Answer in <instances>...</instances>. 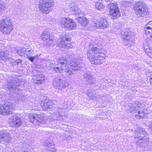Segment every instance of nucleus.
Wrapping results in <instances>:
<instances>
[{
    "instance_id": "nucleus-19",
    "label": "nucleus",
    "mask_w": 152,
    "mask_h": 152,
    "mask_svg": "<svg viewBox=\"0 0 152 152\" xmlns=\"http://www.w3.org/2000/svg\"><path fill=\"white\" fill-rule=\"evenodd\" d=\"M110 14L112 18L113 19H116L119 17L121 15V13L119 9L110 11Z\"/></svg>"
},
{
    "instance_id": "nucleus-26",
    "label": "nucleus",
    "mask_w": 152,
    "mask_h": 152,
    "mask_svg": "<svg viewBox=\"0 0 152 152\" xmlns=\"http://www.w3.org/2000/svg\"><path fill=\"white\" fill-rule=\"evenodd\" d=\"M64 66H62L60 65H58V64L55 65L54 69L57 73H62V71L64 70Z\"/></svg>"
},
{
    "instance_id": "nucleus-42",
    "label": "nucleus",
    "mask_w": 152,
    "mask_h": 152,
    "mask_svg": "<svg viewBox=\"0 0 152 152\" xmlns=\"http://www.w3.org/2000/svg\"><path fill=\"white\" fill-rule=\"evenodd\" d=\"M53 104H52V105H50V106H49V107H48L46 108V109H50L51 111L53 110L52 109V108H53Z\"/></svg>"
},
{
    "instance_id": "nucleus-9",
    "label": "nucleus",
    "mask_w": 152,
    "mask_h": 152,
    "mask_svg": "<svg viewBox=\"0 0 152 152\" xmlns=\"http://www.w3.org/2000/svg\"><path fill=\"white\" fill-rule=\"evenodd\" d=\"M14 106L12 103H6L3 105L0 106V114L3 115H6L12 113Z\"/></svg>"
},
{
    "instance_id": "nucleus-3",
    "label": "nucleus",
    "mask_w": 152,
    "mask_h": 152,
    "mask_svg": "<svg viewBox=\"0 0 152 152\" xmlns=\"http://www.w3.org/2000/svg\"><path fill=\"white\" fill-rule=\"evenodd\" d=\"M134 10L135 14L140 17H146L149 14L146 5L141 1L135 4Z\"/></svg>"
},
{
    "instance_id": "nucleus-20",
    "label": "nucleus",
    "mask_w": 152,
    "mask_h": 152,
    "mask_svg": "<svg viewBox=\"0 0 152 152\" xmlns=\"http://www.w3.org/2000/svg\"><path fill=\"white\" fill-rule=\"evenodd\" d=\"M63 35L60 38L58 39L57 43L59 47L65 48L66 44L64 37L66 36L65 34Z\"/></svg>"
},
{
    "instance_id": "nucleus-8",
    "label": "nucleus",
    "mask_w": 152,
    "mask_h": 152,
    "mask_svg": "<svg viewBox=\"0 0 152 152\" xmlns=\"http://www.w3.org/2000/svg\"><path fill=\"white\" fill-rule=\"evenodd\" d=\"M135 118L137 119L144 118L147 115L148 113L147 110L142 107V105L139 104L135 107L134 113Z\"/></svg>"
},
{
    "instance_id": "nucleus-32",
    "label": "nucleus",
    "mask_w": 152,
    "mask_h": 152,
    "mask_svg": "<svg viewBox=\"0 0 152 152\" xmlns=\"http://www.w3.org/2000/svg\"><path fill=\"white\" fill-rule=\"evenodd\" d=\"M24 100V97L23 96L21 95H19L17 96L16 98L15 99V101L16 102L18 103L21 100L23 101Z\"/></svg>"
},
{
    "instance_id": "nucleus-24",
    "label": "nucleus",
    "mask_w": 152,
    "mask_h": 152,
    "mask_svg": "<svg viewBox=\"0 0 152 152\" xmlns=\"http://www.w3.org/2000/svg\"><path fill=\"white\" fill-rule=\"evenodd\" d=\"M0 58L3 61H5L8 59L9 55L6 51H2L0 54Z\"/></svg>"
},
{
    "instance_id": "nucleus-34",
    "label": "nucleus",
    "mask_w": 152,
    "mask_h": 152,
    "mask_svg": "<svg viewBox=\"0 0 152 152\" xmlns=\"http://www.w3.org/2000/svg\"><path fill=\"white\" fill-rule=\"evenodd\" d=\"M6 5L5 4H0V13H3L6 9Z\"/></svg>"
},
{
    "instance_id": "nucleus-31",
    "label": "nucleus",
    "mask_w": 152,
    "mask_h": 152,
    "mask_svg": "<svg viewBox=\"0 0 152 152\" xmlns=\"http://www.w3.org/2000/svg\"><path fill=\"white\" fill-rule=\"evenodd\" d=\"M57 112L56 113V115H58L59 117L62 118L63 117V110L62 109L58 108L57 109Z\"/></svg>"
},
{
    "instance_id": "nucleus-15",
    "label": "nucleus",
    "mask_w": 152,
    "mask_h": 152,
    "mask_svg": "<svg viewBox=\"0 0 152 152\" xmlns=\"http://www.w3.org/2000/svg\"><path fill=\"white\" fill-rule=\"evenodd\" d=\"M83 77L87 80V82L88 84H92L95 83L96 81V79L94 76L89 72H86L83 75Z\"/></svg>"
},
{
    "instance_id": "nucleus-40",
    "label": "nucleus",
    "mask_w": 152,
    "mask_h": 152,
    "mask_svg": "<svg viewBox=\"0 0 152 152\" xmlns=\"http://www.w3.org/2000/svg\"><path fill=\"white\" fill-rule=\"evenodd\" d=\"M22 62V60L20 59H17L16 60H14V63H15V64H19Z\"/></svg>"
},
{
    "instance_id": "nucleus-38",
    "label": "nucleus",
    "mask_w": 152,
    "mask_h": 152,
    "mask_svg": "<svg viewBox=\"0 0 152 152\" xmlns=\"http://www.w3.org/2000/svg\"><path fill=\"white\" fill-rule=\"evenodd\" d=\"M44 145L45 146L49 147L51 146V145L50 141H48V140L45 141Z\"/></svg>"
},
{
    "instance_id": "nucleus-23",
    "label": "nucleus",
    "mask_w": 152,
    "mask_h": 152,
    "mask_svg": "<svg viewBox=\"0 0 152 152\" xmlns=\"http://www.w3.org/2000/svg\"><path fill=\"white\" fill-rule=\"evenodd\" d=\"M58 65L65 67L67 65V61L65 57H61L57 61Z\"/></svg>"
},
{
    "instance_id": "nucleus-30",
    "label": "nucleus",
    "mask_w": 152,
    "mask_h": 152,
    "mask_svg": "<svg viewBox=\"0 0 152 152\" xmlns=\"http://www.w3.org/2000/svg\"><path fill=\"white\" fill-rule=\"evenodd\" d=\"M26 51L25 48H23L18 50L17 51V53L20 56H22L24 54L26 53Z\"/></svg>"
},
{
    "instance_id": "nucleus-12",
    "label": "nucleus",
    "mask_w": 152,
    "mask_h": 152,
    "mask_svg": "<svg viewBox=\"0 0 152 152\" xmlns=\"http://www.w3.org/2000/svg\"><path fill=\"white\" fill-rule=\"evenodd\" d=\"M8 122L10 126L16 127L20 126L22 121L19 118L14 115L9 117Z\"/></svg>"
},
{
    "instance_id": "nucleus-46",
    "label": "nucleus",
    "mask_w": 152,
    "mask_h": 152,
    "mask_svg": "<svg viewBox=\"0 0 152 152\" xmlns=\"http://www.w3.org/2000/svg\"><path fill=\"white\" fill-rule=\"evenodd\" d=\"M23 152H28V151H23Z\"/></svg>"
},
{
    "instance_id": "nucleus-13",
    "label": "nucleus",
    "mask_w": 152,
    "mask_h": 152,
    "mask_svg": "<svg viewBox=\"0 0 152 152\" xmlns=\"http://www.w3.org/2000/svg\"><path fill=\"white\" fill-rule=\"evenodd\" d=\"M50 33L47 31H44L42 34L41 38L44 41H46V44L48 46L54 45L53 40L50 38Z\"/></svg>"
},
{
    "instance_id": "nucleus-44",
    "label": "nucleus",
    "mask_w": 152,
    "mask_h": 152,
    "mask_svg": "<svg viewBox=\"0 0 152 152\" xmlns=\"http://www.w3.org/2000/svg\"><path fill=\"white\" fill-rule=\"evenodd\" d=\"M149 81L150 84L152 86V74L151 75V78H150L149 80Z\"/></svg>"
},
{
    "instance_id": "nucleus-6",
    "label": "nucleus",
    "mask_w": 152,
    "mask_h": 152,
    "mask_svg": "<svg viewBox=\"0 0 152 152\" xmlns=\"http://www.w3.org/2000/svg\"><path fill=\"white\" fill-rule=\"evenodd\" d=\"M92 25L96 29H104L109 27V22L105 18L94 19L92 21Z\"/></svg>"
},
{
    "instance_id": "nucleus-21",
    "label": "nucleus",
    "mask_w": 152,
    "mask_h": 152,
    "mask_svg": "<svg viewBox=\"0 0 152 152\" xmlns=\"http://www.w3.org/2000/svg\"><path fill=\"white\" fill-rule=\"evenodd\" d=\"M77 19L79 23L82 26H85L89 23L88 20L85 17L82 18L79 17L77 18Z\"/></svg>"
},
{
    "instance_id": "nucleus-10",
    "label": "nucleus",
    "mask_w": 152,
    "mask_h": 152,
    "mask_svg": "<svg viewBox=\"0 0 152 152\" xmlns=\"http://www.w3.org/2000/svg\"><path fill=\"white\" fill-rule=\"evenodd\" d=\"M71 66L72 68L69 67L66 65L63 68L66 74L67 75H70L72 74H75L77 71L80 69L82 67L80 64L77 63L72 64Z\"/></svg>"
},
{
    "instance_id": "nucleus-17",
    "label": "nucleus",
    "mask_w": 152,
    "mask_h": 152,
    "mask_svg": "<svg viewBox=\"0 0 152 152\" xmlns=\"http://www.w3.org/2000/svg\"><path fill=\"white\" fill-rule=\"evenodd\" d=\"M33 82L36 84H42L45 82V77L43 74H41L38 75H34L32 77Z\"/></svg>"
},
{
    "instance_id": "nucleus-7",
    "label": "nucleus",
    "mask_w": 152,
    "mask_h": 152,
    "mask_svg": "<svg viewBox=\"0 0 152 152\" xmlns=\"http://www.w3.org/2000/svg\"><path fill=\"white\" fill-rule=\"evenodd\" d=\"M29 118L31 122L35 125L44 123L46 118L43 114L39 112L29 114Z\"/></svg>"
},
{
    "instance_id": "nucleus-18",
    "label": "nucleus",
    "mask_w": 152,
    "mask_h": 152,
    "mask_svg": "<svg viewBox=\"0 0 152 152\" xmlns=\"http://www.w3.org/2000/svg\"><path fill=\"white\" fill-rule=\"evenodd\" d=\"M144 33L146 35H152V21L148 22L145 25Z\"/></svg>"
},
{
    "instance_id": "nucleus-22",
    "label": "nucleus",
    "mask_w": 152,
    "mask_h": 152,
    "mask_svg": "<svg viewBox=\"0 0 152 152\" xmlns=\"http://www.w3.org/2000/svg\"><path fill=\"white\" fill-rule=\"evenodd\" d=\"M46 99V97H44L43 100L42 101V103L41 104L42 106L45 107V110L46 109V108L53 104V101L46 99Z\"/></svg>"
},
{
    "instance_id": "nucleus-25",
    "label": "nucleus",
    "mask_w": 152,
    "mask_h": 152,
    "mask_svg": "<svg viewBox=\"0 0 152 152\" xmlns=\"http://www.w3.org/2000/svg\"><path fill=\"white\" fill-rule=\"evenodd\" d=\"M70 9L71 10L75 12L74 13L76 15H79L82 13L81 11L77 6L71 7L70 8Z\"/></svg>"
},
{
    "instance_id": "nucleus-37",
    "label": "nucleus",
    "mask_w": 152,
    "mask_h": 152,
    "mask_svg": "<svg viewBox=\"0 0 152 152\" xmlns=\"http://www.w3.org/2000/svg\"><path fill=\"white\" fill-rule=\"evenodd\" d=\"M123 32H122L121 33L122 34H123V38L124 39H127L128 40H129L130 39V38H127L126 37H129L128 36V34H127V32H125V34H123Z\"/></svg>"
},
{
    "instance_id": "nucleus-29",
    "label": "nucleus",
    "mask_w": 152,
    "mask_h": 152,
    "mask_svg": "<svg viewBox=\"0 0 152 152\" xmlns=\"http://www.w3.org/2000/svg\"><path fill=\"white\" fill-rule=\"evenodd\" d=\"M55 65H54L53 63L49 60L46 63V67L48 69H50L52 68H53Z\"/></svg>"
},
{
    "instance_id": "nucleus-5",
    "label": "nucleus",
    "mask_w": 152,
    "mask_h": 152,
    "mask_svg": "<svg viewBox=\"0 0 152 152\" xmlns=\"http://www.w3.org/2000/svg\"><path fill=\"white\" fill-rule=\"evenodd\" d=\"M61 27L68 31L75 29L76 27V23L72 19L69 18H63L60 20Z\"/></svg>"
},
{
    "instance_id": "nucleus-36",
    "label": "nucleus",
    "mask_w": 152,
    "mask_h": 152,
    "mask_svg": "<svg viewBox=\"0 0 152 152\" xmlns=\"http://www.w3.org/2000/svg\"><path fill=\"white\" fill-rule=\"evenodd\" d=\"M26 54L28 55V56L29 55H32L33 54L34 50L33 49L31 50H27L26 51Z\"/></svg>"
},
{
    "instance_id": "nucleus-41",
    "label": "nucleus",
    "mask_w": 152,
    "mask_h": 152,
    "mask_svg": "<svg viewBox=\"0 0 152 152\" xmlns=\"http://www.w3.org/2000/svg\"><path fill=\"white\" fill-rule=\"evenodd\" d=\"M27 58L29 60H30L32 62L34 61V60L32 56H27Z\"/></svg>"
},
{
    "instance_id": "nucleus-28",
    "label": "nucleus",
    "mask_w": 152,
    "mask_h": 152,
    "mask_svg": "<svg viewBox=\"0 0 152 152\" xmlns=\"http://www.w3.org/2000/svg\"><path fill=\"white\" fill-rule=\"evenodd\" d=\"M95 7L96 9L98 10H101L104 9L105 7L104 6L103 4L99 1L96 2Z\"/></svg>"
},
{
    "instance_id": "nucleus-33",
    "label": "nucleus",
    "mask_w": 152,
    "mask_h": 152,
    "mask_svg": "<svg viewBox=\"0 0 152 152\" xmlns=\"http://www.w3.org/2000/svg\"><path fill=\"white\" fill-rule=\"evenodd\" d=\"M88 97L90 99H96L95 94L91 92H88L87 93Z\"/></svg>"
},
{
    "instance_id": "nucleus-16",
    "label": "nucleus",
    "mask_w": 152,
    "mask_h": 152,
    "mask_svg": "<svg viewBox=\"0 0 152 152\" xmlns=\"http://www.w3.org/2000/svg\"><path fill=\"white\" fill-rule=\"evenodd\" d=\"M18 81L19 80L17 79H15V80L12 79L9 81L8 80L7 82V86L8 89L12 91H14L15 89L16 86L19 85L18 83Z\"/></svg>"
},
{
    "instance_id": "nucleus-4",
    "label": "nucleus",
    "mask_w": 152,
    "mask_h": 152,
    "mask_svg": "<svg viewBox=\"0 0 152 152\" xmlns=\"http://www.w3.org/2000/svg\"><path fill=\"white\" fill-rule=\"evenodd\" d=\"M13 30L12 26L10 20L4 18L0 20V31L4 34H8Z\"/></svg>"
},
{
    "instance_id": "nucleus-14",
    "label": "nucleus",
    "mask_w": 152,
    "mask_h": 152,
    "mask_svg": "<svg viewBox=\"0 0 152 152\" xmlns=\"http://www.w3.org/2000/svg\"><path fill=\"white\" fill-rule=\"evenodd\" d=\"M10 136L8 133H6L2 134L0 133V143L6 145L10 142Z\"/></svg>"
},
{
    "instance_id": "nucleus-1",
    "label": "nucleus",
    "mask_w": 152,
    "mask_h": 152,
    "mask_svg": "<svg viewBox=\"0 0 152 152\" xmlns=\"http://www.w3.org/2000/svg\"><path fill=\"white\" fill-rule=\"evenodd\" d=\"M102 46L98 47L90 45L87 55L91 63L93 64L100 65L103 63L106 58V54L103 53Z\"/></svg>"
},
{
    "instance_id": "nucleus-27",
    "label": "nucleus",
    "mask_w": 152,
    "mask_h": 152,
    "mask_svg": "<svg viewBox=\"0 0 152 152\" xmlns=\"http://www.w3.org/2000/svg\"><path fill=\"white\" fill-rule=\"evenodd\" d=\"M109 6L110 7V11L115 10L116 9H119L118 6L115 3H111L109 4Z\"/></svg>"
},
{
    "instance_id": "nucleus-45",
    "label": "nucleus",
    "mask_w": 152,
    "mask_h": 152,
    "mask_svg": "<svg viewBox=\"0 0 152 152\" xmlns=\"http://www.w3.org/2000/svg\"><path fill=\"white\" fill-rule=\"evenodd\" d=\"M65 40H66V41H69L71 40V38H68V37H66L65 38V37H64Z\"/></svg>"
},
{
    "instance_id": "nucleus-43",
    "label": "nucleus",
    "mask_w": 152,
    "mask_h": 152,
    "mask_svg": "<svg viewBox=\"0 0 152 152\" xmlns=\"http://www.w3.org/2000/svg\"><path fill=\"white\" fill-rule=\"evenodd\" d=\"M40 56V54H37L36 55L32 56L33 59L34 60L36 59L37 58L39 57Z\"/></svg>"
},
{
    "instance_id": "nucleus-11",
    "label": "nucleus",
    "mask_w": 152,
    "mask_h": 152,
    "mask_svg": "<svg viewBox=\"0 0 152 152\" xmlns=\"http://www.w3.org/2000/svg\"><path fill=\"white\" fill-rule=\"evenodd\" d=\"M53 85L56 88L62 90L67 87L69 84L64 78H57L53 81Z\"/></svg>"
},
{
    "instance_id": "nucleus-2",
    "label": "nucleus",
    "mask_w": 152,
    "mask_h": 152,
    "mask_svg": "<svg viewBox=\"0 0 152 152\" xmlns=\"http://www.w3.org/2000/svg\"><path fill=\"white\" fill-rule=\"evenodd\" d=\"M53 0H41L38 7L41 12L44 14H48L53 9Z\"/></svg>"
},
{
    "instance_id": "nucleus-35",
    "label": "nucleus",
    "mask_w": 152,
    "mask_h": 152,
    "mask_svg": "<svg viewBox=\"0 0 152 152\" xmlns=\"http://www.w3.org/2000/svg\"><path fill=\"white\" fill-rule=\"evenodd\" d=\"M131 4V3H130L129 1H124L122 2V4L123 6L126 7L130 6Z\"/></svg>"
},
{
    "instance_id": "nucleus-39",
    "label": "nucleus",
    "mask_w": 152,
    "mask_h": 152,
    "mask_svg": "<svg viewBox=\"0 0 152 152\" xmlns=\"http://www.w3.org/2000/svg\"><path fill=\"white\" fill-rule=\"evenodd\" d=\"M73 46L72 44L70 43H67L66 44L65 48L68 49L69 48H72Z\"/></svg>"
}]
</instances>
